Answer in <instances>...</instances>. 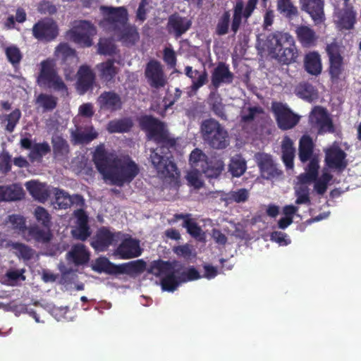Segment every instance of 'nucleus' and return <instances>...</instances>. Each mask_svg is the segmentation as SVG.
Wrapping results in <instances>:
<instances>
[{"mask_svg":"<svg viewBox=\"0 0 361 361\" xmlns=\"http://www.w3.org/2000/svg\"><path fill=\"white\" fill-rule=\"evenodd\" d=\"M92 160L103 178L118 187L130 183L140 173L138 164L129 156L114 157L107 152L104 144L95 148Z\"/></svg>","mask_w":361,"mask_h":361,"instance_id":"1","label":"nucleus"},{"mask_svg":"<svg viewBox=\"0 0 361 361\" xmlns=\"http://www.w3.org/2000/svg\"><path fill=\"white\" fill-rule=\"evenodd\" d=\"M178 140L171 135L165 123L159 121V179L163 188L176 189L180 185V174L173 156L177 150Z\"/></svg>","mask_w":361,"mask_h":361,"instance_id":"2","label":"nucleus"},{"mask_svg":"<svg viewBox=\"0 0 361 361\" xmlns=\"http://www.w3.org/2000/svg\"><path fill=\"white\" fill-rule=\"evenodd\" d=\"M269 54L283 64L296 61L298 53L293 37L288 32H277L269 40Z\"/></svg>","mask_w":361,"mask_h":361,"instance_id":"3","label":"nucleus"},{"mask_svg":"<svg viewBox=\"0 0 361 361\" xmlns=\"http://www.w3.org/2000/svg\"><path fill=\"white\" fill-rule=\"evenodd\" d=\"M200 134L204 143L212 149H224L229 145L228 131L214 118L202 121Z\"/></svg>","mask_w":361,"mask_h":361,"instance_id":"4","label":"nucleus"},{"mask_svg":"<svg viewBox=\"0 0 361 361\" xmlns=\"http://www.w3.org/2000/svg\"><path fill=\"white\" fill-rule=\"evenodd\" d=\"M37 82L40 87L52 88L56 91L67 90L66 84L57 73L55 61L49 58L41 61Z\"/></svg>","mask_w":361,"mask_h":361,"instance_id":"5","label":"nucleus"},{"mask_svg":"<svg viewBox=\"0 0 361 361\" xmlns=\"http://www.w3.org/2000/svg\"><path fill=\"white\" fill-rule=\"evenodd\" d=\"M100 25L104 29L112 32L114 37L126 47H132L140 39V34L137 27L131 24Z\"/></svg>","mask_w":361,"mask_h":361,"instance_id":"6","label":"nucleus"},{"mask_svg":"<svg viewBox=\"0 0 361 361\" xmlns=\"http://www.w3.org/2000/svg\"><path fill=\"white\" fill-rule=\"evenodd\" d=\"M97 33L94 24H78L66 32V37L82 47H90L92 45V38Z\"/></svg>","mask_w":361,"mask_h":361,"instance_id":"7","label":"nucleus"},{"mask_svg":"<svg viewBox=\"0 0 361 361\" xmlns=\"http://www.w3.org/2000/svg\"><path fill=\"white\" fill-rule=\"evenodd\" d=\"M312 128L317 130L318 135L334 133L335 126L327 110L322 106H315L309 116Z\"/></svg>","mask_w":361,"mask_h":361,"instance_id":"8","label":"nucleus"},{"mask_svg":"<svg viewBox=\"0 0 361 361\" xmlns=\"http://www.w3.org/2000/svg\"><path fill=\"white\" fill-rule=\"evenodd\" d=\"M121 232H113L109 227L102 226L92 237L90 245L96 252H105L111 245L118 241Z\"/></svg>","mask_w":361,"mask_h":361,"instance_id":"9","label":"nucleus"},{"mask_svg":"<svg viewBox=\"0 0 361 361\" xmlns=\"http://www.w3.org/2000/svg\"><path fill=\"white\" fill-rule=\"evenodd\" d=\"M272 111L274 114L278 127L283 130L293 128L299 122L300 117L282 103H273Z\"/></svg>","mask_w":361,"mask_h":361,"instance_id":"10","label":"nucleus"},{"mask_svg":"<svg viewBox=\"0 0 361 361\" xmlns=\"http://www.w3.org/2000/svg\"><path fill=\"white\" fill-rule=\"evenodd\" d=\"M326 53L329 59V73L333 81L339 79L343 71V59L335 44H328Z\"/></svg>","mask_w":361,"mask_h":361,"instance_id":"11","label":"nucleus"},{"mask_svg":"<svg viewBox=\"0 0 361 361\" xmlns=\"http://www.w3.org/2000/svg\"><path fill=\"white\" fill-rule=\"evenodd\" d=\"M142 254L140 241L131 236H128L118 245L115 250V255L120 259H128L139 257Z\"/></svg>","mask_w":361,"mask_h":361,"instance_id":"12","label":"nucleus"},{"mask_svg":"<svg viewBox=\"0 0 361 361\" xmlns=\"http://www.w3.org/2000/svg\"><path fill=\"white\" fill-rule=\"evenodd\" d=\"M75 128L71 130V142L73 145H88L99 136L98 132L92 124L85 126H75Z\"/></svg>","mask_w":361,"mask_h":361,"instance_id":"13","label":"nucleus"},{"mask_svg":"<svg viewBox=\"0 0 361 361\" xmlns=\"http://www.w3.org/2000/svg\"><path fill=\"white\" fill-rule=\"evenodd\" d=\"M183 268V265L179 262H174L173 266L170 265L165 276L159 283L164 291L173 292L182 284L178 274L180 270H182Z\"/></svg>","mask_w":361,"mask_h":361,"instance_id":"14","label":"nucleus"},{"mask_svg":"<svg viewBox=\"0 0 361 361\" xmlns=\"http://www.w3.org/2000/svg\"><path fill=\"white\" fill-rule=\"evenodd\" d=\"M100 111L115 112L122 109L123 102L121 96L114 91H104L97 99Z\"/></svg>","mask_w":361,"mask_h":361,"instance_id":"15","label":"nucleus"},{"mask_svg":"<svg viewBox=\"0 0 361 361\" xmlns=\"http://www.w3.org/2000/svg\"><path fill=\"white\" fill-rule=\"evenodd\" d=\"M96 75L90 66L82 65L77 72L76 89L80 94H85L92 90Z\"/></svg>","mask_w":361,"mask_h":361,"instance_id":"16","label":"nucleus"},{"mask_svg":"<svg viewBox=\"0 0 361 361\" xmlns=\"http://www.w3.org/2000/svg\"><path fill=\"white\" fill-rule=\"evenodd\" d=\"M233 78V73L230 71L228 66L224 62H219L212 72L211 82L217 89L222 83L231 84Z\"/></svg>","mask_w":361,"mask_h":361,"instance_id":"17","label":"nucleus"},{"mask_svg":"<svg viewBox=\"0 0 361 361\" xmlns=\"http://www.w3.org/2000/svg\"><path fill=\"white\" fill-rule=\"evenodd\" d=\"M300 8L307 12L314 21L325 20L324 6V0H299Z\"/></svg>","mask_w":361,"mask_h":361,"instance_id":"18","label":"nucleus"},{"mask_svg":"<svg viewBox=\"0 0 361 361\" xmlns=\"http://www.w3.org/2000/svg\"><path fill=\"white\" fill-rule=\"evenodd\" d=\"M258 166L262 177L267 180L278 178L283 174V171L278 169L270 155H261L258 161Z\"/></svg>","mask_w":361,"mask_h":361,"instance_id":"19","label":"nucleus"},{"mask_svg":"<svg viewBox=\"0 0 361 361\" xmlns=\"http://www.w3.org/2000/svg\"><path fill=\"white\" fill-rule=\"evenodd\" d=\"M180 219L183 221L182 226L186 228L189 235L199 240L204 239V233L201 227L194 219L191 218L190 214H176L173 215L171 222H176Z\"/></svg>","mask_w":361,"mask_h":361,"instance_id":"20","label":"nucleus"},{"mask_svg":"<svg viewBox=\"0 0 361 361\" xmlns=\"http://www.w3.org/2000/svg\"><path fill=\"white\" fill-rule=\"evenodd\" d=\"M101 13L106 23H127L128 13L126 7L101 6Z\"/></svg>","mask_w":361,"mask_h":361,"instance_id":"21","label":"nucleus"},{"mask_svg":"<svg viewBox=\"0 0 361 361\" xmlns=\"http://www.w3.org/2000/svg\"><path fill=\"white\" fill-rule=\"evenodd\" d=\"M345 158V152L338 147L328 149L326 154L327 165L331 169H336L341 171H343L347 166L348 163Z\"/></svg>","mask_w":361,"mask_h":361,"instance_id":"22","label":"nucleus"},{"mask_svg":"<svg viewBox=\"0 0 361 361\" xmlns=\"http://www.w3.org/2000/svg\"><path fill=\"white\" fill-rule=\"evenodd\" d=\"M33 35L41 41L50 42L59 34L57 24H34Z\"/></svg>","mask_w":361,"mask_h":361,"instance_id":"23","label":"nucleus"},{"mask_svg":"<svg viewBox=\"0 0 361 361\" xmlns=\"http://www.w3.org/2000/svg\"><path fill=\"white\" fill-rule=\"evenodd\" d=\"M96 69L99 79L106 84L112 83L118 73L114 59H107L106 61L97 64Z\"/></svg>","mask_w":361,"mask_h":361,"instance_id":"24","label":"nucleus"},{"mask_svg":"<svg viewBox=\"0 0 361 361\" xmlns=\"http://www.w3.org/2000/svg\"><path fill=\"white\" fill-rule=\"evenodd\" d=\"M224 162L219 157H212L207 159L200 170L209 178H217L224 169Z\"/></svg>","mask_w":361,"mask_h":361,"instance_id":"25","label":"nucleus"},{"mask_svg":"<svg viewBox=\"0 0 361 361\" xmlns=\"http://www.w3.org/2000/svg\"><path fill=\"white\" fill-rule=\"evenodd\" d=\"M23 235L24 238L27 241L34 240L36 242L42 243H49L52 237L50 229H47L44 227L41 228L36 224L27 228Z\"/></svg>","mask_w":361,"mask_h":361,"instance_id":"26","label":"nucleus"},{"mask_svg":"<svg viewBox=\"0 0 361 361\" xmlns=\"http://www.w3.org/2000/svg\"><path fill=\"white\" fill-rule=\"evenodd\" d=\"M147 264L143 259H137L118 264V274H127L135 277L146 270Z\"/></svg>","mask_w":361,"mask_h":361,"instance_id":"27","label":"nucleus"},{"mask_svg":"<svg viewBox=\"0 0 361 361\" xmlns=\"http://www.w3.org/2000/svg\"><path fill=\"white\" fill-rule=\"evenodd\" d=\"M25 187L29 193L40 202H46L50 195L46 185L37 180L26 182Z\"/></svg>","mask_w":361,"mask_h":361,"instance_id":"28","label":"nucleus"},{"mask_svg":"<svg viewBox=\"0 0 361 361\" xmlns=\"http://www.w3.org/2000/svg\"><path fill=\"white\" fill-rule=\"evenodd\" d=\"M67 258L75 265H82L88 262L90 253L83 244H77L67 253Z\"/></svg>","mask_w":361,"mask_h":361,"instance_id":"29","label":"nucleus"},{"mask_svg":"<svg viewBox=\"0 0 361 361\" xmlns=\"http://www.w3.org/2000/svg\"><path fill=\"white\" fill-rule=\"evenodd\" d=\"M139 123L142 130L146 132L147 137L158 142V119L151 116H144L140 118Z\"/></svg>","mask_w":361,"mask_h":361,"instance_id":"30","label":"nucleus"},{"mask_svg":"<svg viewBox=\"0 0 361 361\" xmlns=\"http://www.w3.org/2000/svg\"><path fill=\"white\" fill-rule=\"evenodd\" d=\"M282 160L287 169H293L294 166L295 149L293 140L285 136L281 142Z\"/></svg>","mask_w":361,"mask_h":361,"instance_id":"31","label":"nucleus"},{"mask_svg":"<svg viewBox=\"0 0 361 361\" xmlns=\"http://www.w3.org/2000/svg\"><path fill=\"white\" fill-rule=\"evenodd\" d=\"M92 269L99 274L118 275V264L112 263L106 257H99L92 264Z\"/></svg>","mask_w":361,"mask_h":361,"instance_id":"32","label":"nucleus"},{"mask_svg":"<svg viewBox=\"0 0 361 361\" xmlns=\"http://www.w3.org/2000/svg\"><path fill=\"white\" fill-rule=\"evenodd\" d=\"M314 144L309 135H303L299 142L298 157L301 162L305 163L312 159Z\"/></svg>","mask_w":361,"mask_h":361,"instance_id":"33","label":"nucleus"},{"mask_svg":"<svg viewBox=\"0 0 361 361\" xmlns=\"http://www.w3.org/2000/svg\"><path fill=\"white\" fill-rule=\"evenodd\" d=\"M304 66L308 73L316 76L319 75L322 68L319 54L315 51L306 54Z\"/></svg>","mask_w":361,"mask_h":361,"instance_id":"34","label":"nucleus"},{"mask_svg":"<svg viewBox=\"0 0 361 361\" xmlns=\"http://www.w3.org/2000/svg\"><path fill=\"white\" fill-rule=\"evenodd\" d=\"M310 163L305 168V172L300 175V181L302 183H309L317 180L319 169V159L317 157L310 159Z\"/></svg>","mask_w":361,"mask_h":361,"instance_id":"35","label":"nucleus"},{"mask_svg":"<svg viewBox=\"0 0 361 361\" xmlns=\"http://www.w3.org/2000/svg\"><path fill=\"white\" fill-rule=\"evenodd\" d=\"M199 73V71L193 70L192 66H187L185 68V74L192 79L191 87L192 90H197L207 82L208 74L207 71L204 70L200 74Z\"/></svg>","mask_w":361,"mask_h":361,"instance_id":"36","label":"nucleus"},{"mask_svg":"<svg viewBox=\"0 0 361 361\" xmlns=\"http://www.w3.org/2000/svg\"><path fill=\"white\" fill-rule=\"evenodd\" d=\"M277 9L281 15L290 20H295L299 13L298 8L291 0H278Z\"/></svg>","mask_w":361,"mask_h":361,"instance_id":"37","label":"nucleus"},{"mask_svg":"<svg viewBox=\"0 0 361 361\" xmlns=\"http://www.w3.org/2000/svg\"><path fill=\"white\" fill-rule=\"evenodd\" d=\"M118 50L114 41L111 38L102 37L97 44V53L103 56H113Z\"/></svg>","mask_w":361,"mask_h":361,"instance_id":"38","label":"nucleus"},{"mask_svg":"<svg viewBox=\"0 0 361 361\" xmlns=\"http://www.w3.org/2000/svg\"><path fill=\"white\" fill-rule=\"evenodd\" d=\"M298 40L303 47H310L314 44L317 39L315 32L306 26H300L297 29Z\"/></svg>","mask_w":361,"mask_h":361,"instance_id":"39","label":"nucleus"},{"mask_svg":"<svg viewBox=\"0 0 361 361\" xmlns=\"http://www.w3.org/2000/svg\"><path fill=\"white\" fill-rule=\"evenodd\" d=\"M51 152V147L47 142L35 143L30 150L28 157L31 161H41L43 157Z\"/></svg>","mask_w":361,"mask_h":361,"instance_id":"40","label":"nucleus"},{"mask_svg":"<svg viewBox=\"0 0 361 361\" xmlns=\"http://www.w3.org/2000/svg\"><path fill=\"white\" fill-rule=\"evenodd\" d=\"M133 127V123L129 118L110 121L106 126L109 133H127Z\"/></svg>","mask_w":361,"mask_h":361,"instance_id":"41","label":"nucleus"},{"mask_svg":"<svg viewBox=\"0 0 361 361\" xmlns=\"http://www.w3.org/2000/svg\"><path fill=\"white\" fill-rule=\"evenodd\" d=\"M208 103L212 111L218 117L221 119H226V115L224 111V105L222 103V99L219 94L211 92L208 98Z\"/></svg>","mask_w":361,"mask_h":361,"instance_id":"42","label":"nucleus"},{"mask_svg":"<svg viewBox=\"0 0 361 361\" xmlns=\"http://www.w3.org/2000/svg\"><path fill=\"white\" fill-rule=\"evenodd\" d=\"M58 99L51 94L40 93L35 99V104L43 109V111H51L57 106Z\"/></svg>","mask_w":361,"mask_h":361,"instance_id":"43","label":"nucleus"},{"mask_svg":"<svg viewBox=\"0 0 361 361\" xmlns=\"http://www.w3.org/2000/svg\"><path fill=\"white\" fill-rule=\"evenodd\" d=\"M246 161L240 155H236L231 159L228 171L234 177H240L246 171Z\"/></svg>","mask_w":361,"mask_h":361,"instance_id":"44","label":"nucleus"},{"mask_svg":"<svg viewBox=\"0 0 361 361\" xmlns=\"http://www.w3.org/2000/svg\"><path fill=\"white\" fill-rule=\"evenodd\" d=\"M25 192L21 186L18 184L5 185V201L11 202L23 199Z\"/></svg>","mask_w":361,"mask_h":361,"instance_id":"45","label":"nucleus"},{"mask_svg":"<svg viewBox=\"0 0 361 361\" xmlns=\"http://www.w3.org/2000/svg\"><path fill=\"white\" fill-rule=\"evenodd\" d=\"M145 76L149 85L155 88H158V61L155 60L150 61L145 68Z\"/></svg>","mask_w":361,"mask_h":361,"instance_id":"46","label":"nucleus"},{"mask_svg":"<svg viewBox=\"0 0 361 361\" xmlns=\"http://www.w3.org/2000/svg\"><path fill=\"white\" fill-rule=\"evenodd\" d=\"M53 152L56 158L64 157L69 152V145L61 137L52 139Z\"/></svg>","mask_w":361,"mask_h":361,"instance_id":"47","label":"nucleus"},{"mask_svg":"<svg viewBox=\"0 0 361 361\" xmlns=\"http://www.w3.org/2000/svg\"><path fill=\"white\" fill-rule=\"evenodd\" d=\"M34 216L42 227L47 229H51V216L45 208L37 206L34 211Z\"/></svg>","mask_w":361,"mask_h":361,"instance_id":"48","label":"nucleus"},{"mask_svg":"<svg viewBox=\"0 0 361 361\" xmlns=\"http://www.w3.org/2000/svg\"><path fill=\"white\" fill-rule=\"evenodd\" d=\"M298 95L308 102H312L317 97V90L308 82L300 84L297 87Z\"/></svg>","mask_w":361,"mask_h":361,"instance_id":"49","label":"nucleus"},{"mask_svg":"<svg viewBox=\"0 0 361 361\" xmlns=\"http://www.w3.org/2000/svg\"><path fill=\"white\" fill-rule=\"evenodd\" d=\"M12 248L15 250L16 255L18 258L23 259L24 261L31 259L35 253L33 249L21 243H13Z\"/></svg>","mask_w":361,"mask_h":361,"instance_id":"50","label":"nucleus"},{"mask_svg":"<svg viewBox=\"0 0 361 361\" xmlns=\"http://www.w3.org/2000/svg\"><path fill=\"white\" fill-rule=\"evenodd\" d=\"M55 203L58 205L59 209H68L72 206L71 201V195L64 190L55 188Z\"/></svg>","mask_w":361,"mask_h":361,"instance_id":"51","label":"nucleus"},{"mask_svg":"<svg viewBox=\"0 0 361 361\" xmlns=\"http://www.w3.org/2000/svg\"><path fill=\"white\" fill-rule=\"evenodd\" d=\"M207 159V156L200 149L195 148L190 154L189 161L192 167L201 170Z\"/></svg>","mask_w":361,"mask_h":361,"instance_id":"52","label":"nucleus"},{"mask_svg":"<svg viewBox=\"0 0 361 361\" xmlns=\"http://www.w3.org/2000/svg\"><path fill=\"white\" fill-rule=\"evenodd\" d=\"M264 113L263 109L260 106H249L246 110H243L240 114V122L248 123L253 121L255 117Z\"/></svg>","mask_w":361,"mask_h":361,"instance_id":"53","label":"nucleus"},{"mask_svg":"<svg viewBox=\"0 0 361 361\" xmlns=\"http://www.w3.org/2000/svg\"><path fill=\"white\" fill-rule=\"evenodd\" d=\"M178 275L182 283L198 280L202 277L200 272L193 266H190L185 269L183 267L182 270H180Z\"/></svg>","mask_w":361,"mask_h":361,"instance_id":"54","label":"nucleus"},{"mask_svg":"<svg viewBox=\"0 0 361 361\" xmlns=\"http://www.w3.org/2000/svg\"><path fill=\"white\" fill-rule=\"evenodd\" d=\"M5 54L8 61L13 67L18 66L23 58V55L20 49L14 45L7 47L5 49Z\"/></svg>","mask_w":361,"mask_h":361,"instance_id":"55","label":"nucleus"},{"mask_svg":"<svg viewBox=\"0 0 361 361\" xmlns=\"http://www.w3.org/2000/svg\"><path fill=\"white\" fill-rule=\"evenodd\" d=\"M8 222H9L12 228L24 234L27 230L25 218L20 214H11L8 216Z\"/></svg>","mask_w":361,"mask_h":361,"instance_id":"56","label":"nucleus"},{"mask_svg":"<svg viewBox=\"0 0 361 361\" xmlns=\"http://www.w3.org/2000/svg\"><path fill=\"white\" fill-rule=\"evenodd\" d=\"M73 236L78 240L85 241L91 235V231L88 224H77L75 229L71 231Z\"/></svg>","mask_w":361,"mask_h":361,"instance_id":"57","label":"nucleus"},{"mask_svg":"<svg viewBox=\"0 0 361 361\" xmlns=\"http://www.w3.org/2000/svg\"><path fill=\"white\" fill-rule=\"evenodd\" d=\"M20 117L21 112L18 109H14L8 115H7V125L6 126V130L9 133L13 132L16 125L18 123L20 119Z\"/></svg>","mask_w":361,"mask_h":361,"instance_id":"58","label":"nucleus"},{"mask_svg":"<svg viewBox=\"0 0 361 361\" xmlns=\"http://www.w3.org/2000/svg\"><path fill=\"white\" fill-rule=\"evenodd\" d=\"M163 60L169 68H174L176 66V54L170 45L163 51Z\"/></svg>","mask_w":361,"mask_h":361,"instance_id":"59","label":"nucleus"},{"mask_svg":"<svg viewBox=\"0 0 361 361\" xmlns=\"http://www.w3.org/2000/svg\"><path fill=\"white\" fill-rule=\"evenodd\" d=\"M295 195L297 197L295 200L296 204H310V197L309 188L307 186H301L295 190Z\"/></svg>","mask_w":361,"mask_h":361,"instance_id":"60","label":"nucleus"},{"mask_svg":"<svg viewBox=\"0 0 361 361\" xmlns=\"http://www.w3.org/2000/svg\"><path fill=\"white\" fill-rule=\"evenodd\" d=\"M11 156L8 152L0 154V172L7 174L11 170Z\"/></svg>","mask_w":361,"mask_h":361,"instance_id":"61","label":"nucleus"},{"mask_svg":"<svg viewBox=\"0 0 361 361\" xmlns=\"http://www.w3.org/2000/svg\"><path fill=\"white\" fill-rule=\"evenodd\" d=\"M249 197L248 192L245 188L239 189L236 191H232L228 194V199L237 203L245 202Z\"/></svg>","mask_w":361,"mask_h":361,"instance_id":"62","label":"nucleus"},{"mask_svg":"<svg viewBox=\"0 0 361 361\" xmlns=\"http://www.w3.org/2000/svg\"><path fill=\"white\" fill-rule=\"evenodd\" d=\"M244 5L242 1H238L234 7L233 20L232 23H241L246 21L249 16H245Z\"/></svg>","mask_w":361,"mask_h":361,"instance_id":"63","label":"nucleus"},{"mask_svg":"<svg viewBox=\"0 0 361 361\" xmlns=\"http://www.w3.org/2000/svg\"><path fill=\"white\" fill-rule=\"evenodd\" d=\"M271 239L278 243L280 245H288L291 243L288 235L281 231H273L271 233Z\"/></svg>","mask_w":361,"mask_h":361,"instance_id":"64","label":"nucleus"}]
</instances>
